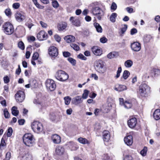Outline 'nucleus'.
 I'll use <instances>...</instances> for the list:
<instances>
[{"mask_svg": "<svg viewBox=\"0 0 160 160\" xmlns=\"http://www.w3.org/2000/svg\"><path fill=\"white\" fill-rule=\"evenodd\" d=\"M151 88L147 84H142L139 87V93L143 97H147L151 92Z\"/></svg>", "mask_w": 160, "mask_h": 160, "instance_id": "obj_1", "label": "nucleus"}, {"mask_svg": "<svg viewBox=\"0 0 160 160\" xmlns=\"http://www.w3.org/2000/svg\"><path fill=\"white\" fill-rule=\"evenodd\" d=\"M94 67L96 71L100 73H104L106 70L105 62L101 59L97 60L95 62Z\"/></svg>", "mask_w": 160, "mask_h": 160, "instance_id": "obj_2", "label": "nucleus"}, {"mask_svg": "<svg viewBox=\"0 0 160 160\" xmlns=\"http://www.w3.org/2000/svg\"><path fill=\"white\" fill-rule=\"evenodd\" d=\"M96 2L92 4V12L93 15L96 16L98 20H100L104 15V13L102 9L98 6H95Z\"/></svg>", "mask_w": 160, "mask_h": 160, "instance_id": "obj_3", "label": "nucleus"}, {"mask_svg": "<svg viewBox=\"0 0 160 160\" xmlns=\"http://www.w3.org/2000/svg\"><path fill=\"white\" fill-rule=\"evenodd\" d=\"M23 141L24 143L29 147L32 146L34 142L33 136L30 133L25 134L23 137Z\"/></svg>", "mask_w": 160, "mask_h": 160, "instance_id": "obj_4", "label": "nucleus"}, {"mask_svg": "<svg viewBox=\"0 0 160 160\" xmlns=\"http://www.w3.org/2000/svg\"><path fill=\"white\" fill-rule=\"evenodd\" d=\"M55 77L58 80L61 82H64L68 79L69 75L64 71L58 70L56 72Z\"/></svg>", "mask_w": 160, "mask_h": 160, "instance_id": "obj_5", "label": "nucleus"}, {"mask_svg": "<svg viewBox=\"0 0 160 160\" xmlns=\"http://www.w3.org/2000/svg\"><path fill=\"white\" fill-rule=\"evenodd\" d=\"M31 127L33 131L37 133L41 132L43 129L42 124L37 121H34L32 123Z\"/></svg>", "mask_w": 160, "mask_h": 160, "instance_id": "obj_6", "label": "nucleus"}, {"mask_svg": "<svg viewBox=\"0 0 160 160\" xmlns=\"http://www.w3.org/2000/svg\"><path fill=\"white\" fill-rule=\"evenodd\" d=\"M4 29V32L7 35H11L14 32L13 25L9 22L5 23L3 26Z\"/></svg>", "mask_w": 160, "mask_h": 160, "instance_id": "obj_7", "label": "nucleus"}, {"mask_svg": "<svg viewBox=\"0 0 160 160\" xmlns=\"http://www.w3.org/2000/svg\"><path fill=\"white\" fill-rule=\"evenodd\" d=\"M46 86L47 89L50 91L54 90L56 88L54 81L51 79H48L46 81Z\"/></svg>", "mask_w": 160, "mask_h": 160, "instance_id": "obj_8", "label": "nucleus"}, {"mask_svg": "<svg viewBox=\"0 0 160 160\" xmlns=\"http://www.w3.org/2000/svg\"><path fill=\"white\" fill-rule=\"evenodd\" d=\"M15 98L16 100L19 102H22L24 99L25 95L23 91H19L15 95Z\"/></svg>", "mask_w": 160, "mask_h": 160, "instance_id": "obj_9", "label": "nucleus"}, {"mask_svg": "<svg viewBox=\"0 0 160 160\" xmlns=\"http://www.w3.org/2000/svg\"><path fill=\"white\" fill-rule=\"evenodd\" d=\"M49 54L52 57H56L58 55V49L54 46L50 47L49 49Z\"/></svg>", "mask_w": 160, "mask_h": 160, "instance_id": "obj_10", "label": "nucleus"}, {"mask_svg": "<svg viewBox=\"0 0 160 160\" xmlns=\"http://www.w3.org/2000/svg\"><path fill=\"white\" fill-rule=\"evenodd\" d=\"M137 124V120L135 118H131L129 119L128 121V125L131 128H135Z\"/></svg>", "mask_w": 160, "mask_h": 160, "instance_id": "obj_11", "label": "nucleus"}, {"mask_svg": "<svg viewBox=\"0 0 160 160\" xmlns=\"http://www.w3.org/2000/svg\"><path fill=\"white\" fill-rule=\"evenodd\" d=\"M131 47L132 51L135 52H138L141 49V44L138 42H134L131 43Z\"/></svg>", "mask_w": 160, "mask_h": 160, "instance_id": "obj_12", "label": "nucleus"}, {"mask_svg": "<svg viewBox=\"0 0 160 160\" xmlns=\"http://www.w3.org/2000/svg\"><path fill=\"white\" fill-rule=\"evenodd\" d=\"M47 36V34L43 31H40L37 35V38L40 41L46 40Z\"/></svg>", "mask_w": 160, "mask_h": 160, "instance_id": "obj_13", "label": "nucleus"}, {"mask_svg": "<svg viewBox=\"0 0 160 160\" xmlns=\"http://www.w3.org/2000/svg\"><path fill=\"white\" fill-rule=\"evenodd\" d=\"M92 51L95 55L100 56L102 54V50L97 46H94L92 48Z\"/></svg>", "mask_w": 160, "mask_h": 160, "instance_id": "obj_14", "label": "nucleus"}, {"mask_svg": "<svg viewBox=\"0 0 160 160\" xmlns=\"http://www.w3.org/2000/svg\"><path fill=\"white\" fill-rule=\"evenodd\" d=\"M15 16L17 20L19 22L23 21L25 18V16L24 14L19 12H16Z\"/></svg>", "mask_w": 160, "mask_h": 160, "instance_id": "obj_15", "label": "nucleus"}, {"mask_svg": "<svg viewBox=\"0 0 160 160\" xmlns=\"http://www.w3.org/2000/svg\"><path fill=\"white\" fill-rule=\"evenodd\" d=\"M70 21L73 25L79 27L80 25V22L77 17H71L70 18Z\"/></svg>", "mask_w": 160, "mask_h": 160, "instance_id": "obj_16", "label": "nucleus"}, {"mask_svg": "<svg viewBox=\"0 0 160 160\" xmlns=\"http://www.w3.org/2000/svg\"><path fill=\"white\" fill-rule=\"evenodd\" d=\"M103 138L105 143L108 142L110 139V134L108 131L105 130L103 132Z\"/></svg>", "mask_w": 160, "mask_h": 160, "instance_id": "obj_17", "label": "nucleus"}, {"mask_svg": "<svg viewBox=\"0 0 160 160\" xmlns=\"http://www.w3.org/2000/svg\"><path fill=\"white\" fill-rule=\"evenodd\" d=\"M82 99L81 96H77L72 99V103L75 105H78L82 102Z\"/></svg>", "mask_w": 160, "mask_h": 160, "instance_id": "obj_18", "label": "nucleus"}, {"mask_svg": "<svg viewBox=\"0 0 160 160\" xmlns=\"http://www.w3.org/2000/svg\"><path fill=\"white\" fill-rule=\"evenodd\" d=\"M125 143L128 145H131L133 142L132 136L129 135L125 137L124 138Z\"/></svg>", "mask_w": 160, "mask_h": 160, "instance_id": "obj_19", "label": "nucleus"}, {"mask_svg": "<svg viewBox=\"0 0 160 160\" xmlns=\"http://www.w3.org/2000/svg\"><path fill=\"white\" fill-rule=\"evenodd\" d=\"M52 138L53 142L55 143H59L61 141L60 137L57 134L53 135L52 137Z\"/></svg>", "mask_w": 160, "mask_h": 160, "instance_id": "obj_20", "label": "nucleus"}, {"mask_svg": "<svg viewBox=\"0 0 160 160\" xmlns=\"http://www.w3.org/2000/svg\"><path fill=\"white\" fill-rule=\"evenodd\" d=\"M64 40L68 43L74 42L75 39V38L73 36L69 35L64 37Z\"/></svg>", "mask_w": 160, "mask_h": 160, "instance_id": "obj_21", "label": "nucleus"}, {"mask_svg": "<svg viewBox=\"0 0 160 160\" xmlns=\"http://www.w3.org/2000/svg\"><path fill=\"white\" fill-rule=\"evenodd\" d=\"M127 87L125 85H117L114 88V89L118 92H121L126 90Z\"/></svg>", "mask_w": 160, "mask_h": 160, "instance_id": "obj_22", "label": "nucleus"}, {"mask_svg": "<svg viewBox=\"0 0 160 160\" xmlns=\"http://www.w3.org/2000/svg\"><path fill=\"white\" fill-rule=\"evenodd\" d=\"M118 56V53L116 52H112L108 53L107 56V58L111 59L114 58H116Z\"/></svg>", "mask_w": 160, "mask_h": 160, "instance_id": "obj_23", "label": "nucleus"}, {"mask_svg": "<svg viewBox=\"0 0 160 160\" xmlns=\"http://www.w3.org/2000/svg\"><path fill=\"white\" fill-rule=\"evenodd\" d=\"M64 152V149L62 146H58L56 149V154L59 155H61L63 154Z\"/></svg>", "mask_w": 160, "mask_h": 160, "instance_id": "obj_24", "label": "nucleus"}, {"mask_svg": "<svg viewBox=\"0 0 160 160\" xmlns=\"http://www.w3.org/2000/svg\"><path fill=\"white\" fill-rule=\"evenodd\" d=\"M153 116L156 120H158L160 119V109H157L155 111L153 114Z\"/></svg>", "mask_w": 160, "mask_h": 160, "instance_id": "obj_25", "label": "nucleus"}, {"mask_svg": "<svg viewBox=\"0 0 160 160\" xmlns=\"http://www.w3.org/2000/svg\"><path fill=\"white\" fill-rule=\"evenodd\" d=\"M67 26V23L65 22H60L58 26V29L59 31H62L66 28Z\"/></svg>", "mask_w": 160, "mask_h": 160, "instance_id": "obj_26", "label": "nucleus"}, {"mask_svg": "<svg viewBox=\"0 0 160 160\" xmlns=\"http://www.w3.org/2000/svg\"><path fill=\"white\" fill-rule=\"evenodd\" d=\"M93 25L98 32L101 33L102 32V28L99 23L97 22H95L93 23Z\"/></svg>", "mask_w": 160, "mask_h": 160, "instance_id": "obj_27", "label": "nucleus"}, {"mask_svg": "<svg viewBox=\"0 0 160 160\" xmlns=\"http://www.w3.org/2000/svg\"><path fill=\"white\" fill-rule=\"evenodd\" d=\"M17 108L14 106L12 108L11 111L12 114L15 116H17L19 113V111L17 110Z\"/></svg>", "mask_w": 160, "mask_h": 160, "instance_id": "obj_28", "label": "nucleus"}, {"mask_svg": "<svg viewBox=\"0 0 160 160\" xmlns=\"http://www.w3.org/2000/svg\"><path fill=\"white\" fill-rule=\"evenodd\" d=\"M152 38V37L149 35H146L143 38V41L145 43L149 42Z\"/></svg>", "mask_w": 160, "mask_h": 160, "instance_id": "obj_29", "label": "nucleus"}, {"mask_svg": "<svg viewBox=\"0 0 160 160\" xmlns=\"http://www.w3.org/2000/svg\"><path fill=\"white\" fill-rule=\"evenodd\" d=\"M78 140L80 143L82 144L89 143L88 141L85 138H78Z\"/></svg>", "mask_w": 160, "mask_h": 160, "instance_id": "obj_30", "label": "nucleus"}, {"mask_svg": "<svg viewBox=\"0 0 160 160\" xmlns=\"http://www.w3.org/2000/svg\"><path fill=\"white\" fill-rule=\"evenodd\" d=\"M117 16V14L116 13H112L110 17V21L112 22H115L116 21V18Z\"/></svg>", "mask_w": 160, "mask_h": 160, "instance_id": "obj_31", "label": "nucleus"}, {"mask_svg": "<svg viewBox=\"0 0 160 160\" xmlns=\"http://www.w3.org/2000/svg\"><path fill=\"white\" fill-rule=\"evenodd\" d=\"M133 62L130 60H128L124 63L125 66L127 68L131 67L133 64Z\"/></svg>", "mask_w": 160, "mask_h": 160, "instance_id": "obj_32", "label": "nucleus"}, {"mask_svg": "<svg viewBox=\"0 0 160 160\" xmlns=\"http://www.w3.org/2000/svg\"><path fill=\"white\" fill-rule=\"evenodd\" d=\"M6 146V144L5 141L3 138L1 140V142L0 144V151H2L4 149V147Z\"/></svg>", "mask_w": 160, "mask_h": 160, "instance_id": "obj_33", "label": "nucleus"}, {"mask_svg": "<svg viewBox=\"0 0 160 160\" xmlns=\"http://www.w3.org/2000/svg\"><path fill=\"white\" fill-rule=\"evenodd\" d=\"M123 106H124L125 108L128 109L132 107V104L129 101H127L124 102Z\"/></svg>", "mask_w": 160, "mask_h": 160, "instance_id": "obj_34", "label": "nucleus"}, {"mask_svg": "<svg viewBox=\"0 0 160 160\" xmlns=\"http://www.w3.org/2000/svg\"><path fill=\"white\" fill-rule=\"evenodd\" d=\"M36 81H33L32 82H30V84L26 85L25 87L26 88H28L31 87L32 88H35L36 87Z\"/></svg>", "mask_w": 160, "mask_h": 160, "instance_id": "obj_35", "label": "nucleus"}, {"mask_svg": "<svg viewBox=\"0 0 160 160\" xmlns=\"http://www.w3.org/2000/svg\"><path fill=\"white\" fill-rule=\"evenodd\" d=\"M130 75L129 72L127 70H125L123 73V75L122 78L124 79H126Z\"/></svg>", "mask_w": 160, "mask_h": 160, "instance_id": "obj_36", "label": "nucleus"}, {"mask_svg": "<svg viewBox=\"0 0 160 160\" xmlns=\"http://www.w3.org/2000/svg\"><path fill=\"white\" fill-rule=\"evenodd\" d=\"M64 99L65 104L66 105H68L70 104L72 99L69 96H67L64 98Z\"/></svg>", "mask_w": 160, "mask_h": 160, "instance_id": "obj_37", "label": "nucleus"}, {"mask_svg": "<svg viewBox=\"0 0 160 160\" xmlns=\"http://www.w3.org/2000/svg\"><path fill=\"white\" fill-rule=\"evenodd\" d=\"M89 93V91L87 89H85L84 91V92L82 95V98L83 99H86L88 96Z\"/></svg>", "mask_w": 160, "mask_h": 160, "instance_id": "obj_38", "label": "nucleus"}, {"mask_svg": "<svg viewBox=\"0 0 160 160\" xmlns=\"http://www.w3.org/2000/svg\"><path fill=\"white\" fill-rule=\"evenodd\" d=\"M4 117L6 118H8L10 117V114L7 108L4 109Z\"/></svg>", "mask_w": 160, "mask_h": 160, "instance_id": "obj_39", "label": "nucleus"}, {"mask_svg": "<svg viewBox=\"0 0 160 160\" xmlns=\"http://www.w3.org/2000/svg\"><path fill=\"white\" fill-rule=\"evenodd\" d=\"M52 6L55 8H57L59 7V3L56 0H52Z\"/></svg>", "mask_w": 160, "mask_h": 160, "instance_id": "obj_40", "label": "nucleus"}, {"mask_svg": "<svg viewBox=\"0 0 160 160\" xmlns=\"http://www.w3.org/2000/svg\"><path fill=\"white\" fill-rule=\"evenodd\" d=\"M147 151V147H145L141 151L140 153L142 156H144L146 155Z\"/></svg>", "mask_w": 160, "mask_h": 160, "instance_id": "obj_41", "label": "nucleus"}, {"mask_svg": "<svg viewBox=\"0 0 160 160\" xmlns=\"http://www.w3.org/2000/svg\"><path fill=\"white\" fill-rule=\"evenodd\" d=\"M122 69L121 67H119L117 72V74L115 77L116 78H118L120 76V73L122 72Z\"/></svg>", "mask_w": 160, "mask_h": 160, "instance_id": "obj_42", "label": "nucleus"}, {"mask_svg": "<svg viewBox=\"0 0 160 160\" xmlns=\"http://www.w3.org/2000/svg\"><path fill=\"white\" fill-rule=\"evenodd\" d=\"M70 46L76 51H78L79 49V47L76 44L72 43L70 44Z\"/></svg>", "mask_w": 160, "mask_h": 160, "instance_id": "obj_43", "label": "nucleus"}, {"mask_svg": "<svg viewBox=\"0 0 160 160\" xmlns=\"http://www.w3.org/2000/svg\"><path fill=\"white\" fill-rule=\"evenodd\" d=\"M18 47L22 50H24L25 48L24 45L22 41L18 42Z\"/></svg>", "mask_w": 160, "mask_h": 160, "instance_id": "obj_44", "label": "nucleus"}, {"mask_svg": "<svg viewBox=\"0 0 160 160\" xmlns=\"http://www.w3.org/2000/svg\"><path fill=\"white\" fill-rule=\"evenodd\" d=\"M68 60L72 65L75 66L76 65V61L74 59L72 58H68Z\"/></svg>", "mask_w": 160, "mask_h": 160, "instance_id": "obj_45", "label": "nucleus"}, {"mask_svg": "<svg viewBox=\"0 0 160 160\" xmlns=\"http://www.w3.org/2000/svg\"><path fill=\"white\" fill-rule=\"evenodd\" d=\"M153 71L154 72V75L155 76H158L160 75V70L157 68H153Z\"/></svg>", "mask_w": 160, "mask_h": 160, "instance_id": "obj_46", "label": "nucleus"}, {"mask_svg": "<svg viewBox=\"0 0 160 160\" xmlns=\"http://www.w3.org/2000/svg\"><path fill=\"white\" fill-rule=\"evenodd\" d=\"M117 8V5L116 3L114 2H113L111 6V10H113L112 11H114Z\"/></svg>", "mask_w": 160, "mask_h": 160, "instance_id": "obj_47", "label": "nucleus"}, {"mask_svg": "<svg viewBox=\"0 0 160 160\" xmlns=\"http://www.w3.org/2000/svg\"><path fill=\"white\" fill-rule=\"evenodd\" d=\"M39 57V54L37 52H35L33 55L32 59L33 60H37Z\"/></svg>", "mask_w": 160, "mask_h": 160, "instance_id": "obj_48", "label": "nucleus"}, {"mask_svg": "<svg viewBox=\"0 0 160 160\" xmlns=\"http://www.w3.org/2000/svg\"><path fill=\"white\" fill-rule=\"evenodd\" d=\"M13 130L12 128L10 127L8 128L7 132V136L8 137H10L12 134Z\"/></svg>", "mask_w": 160, "mask_h": 160, "instance_id": "obj_49", "label": "nucleus"}, {"mask_svg": "<svg viewBox=\"0 0 160 160\" xmlns=\"http://www.w3.org/2000/svg\"><path fill=\"white\" fill-rule=\"evenodd\" d=\"M5 13L7 16H9L11 15V12L9 8L6 9L5 11Z\"/></svg>", "mask_w": 160, "mask_h": 160, "instance_id": "obj_50", "label": "nucleus"}, {"mask_svg": "<svg viewBox=\"0 0 160 160\" xmlns=\"http://www.w3.org/2000/svg\"><path fill=\"white\" fill-rule=\"evenodd\" d=\"M78 58L82 60H85L87 59V58L86 57L84 56L83 54H79L78 56Z\"/></svg>", "mask_w": 160, "mask_h": 160, "instance_id": "obj_51", "label": "nucleus"}, {"mask_svg": "<svg viewBox=\"0 0 160 160\" xmlns=\"http://www.w3.org/2000/svg\"><path fill=\"white\" fill-rule=\"evenodd\" d=\"M11 157V153L10 152H8L6 155L5 160H9Z\"/></svg>", "mask_w": 160, "mask_h": 160, "instance_id": "obj_52", "label": "nucleus"}, {"mask_svg": "<svg viewBox=\"0 0 160 160\" xmlns=\"http://www.w3.org/2000/svg\"><path fill=\"white\" fill-rule=\"evenodd\" d=\"M108 41L107 39L105 37L101 38L100 39V41L101 42L104 43Z\"/></svg>", "mask_w": 160, "mask_h": 160, "instance_id": "obj_53", "label": "nucleus"}, {"mask_svg": "<svg viewBox=\"0 0 160 160\" xmlns=\"http://www.w3.org/2000/svg\"><path fill=\"white\" fill-rule=\"evenodd\" d=\"M101 128V126L100 123H97L95 125L94 129L97 131L99 130Z\"/></svg>", "mask_w": 160, "mask_h": 160, "instance_id": "obj_54", "label": "nucleus"}, {"mask_svg": "<svg viewBox=\"0 0 160 160\" xmlns=\"http://www.w3.org/2000/svg\"><path fill=\"white\" fill-rule=\"evenodd\" d=\"M33 2L36 5V6L38 8H41L42 6L40 5L39 3H38L37 1V0H32Z\"/></svg>", "mask_w": 160, "mask_h": 160, "instance_id": "obj_55", "label": "nucleus"}, {"mask_svg": "<svg viewBox=\"0 0 160 160\" xmlns=\"http://www.w3.org/2000/svg\"><path fill=\"white\" fill-rule=\"evenodd\" d=\"M20 4L18 3H15L13 4L12 7L15 9H18L20 7Z\"/></svg>", "mask_w": 160, "mask_h": 160, "instance_id": "obj_56", "label": "nucleus"}, {"mask_svg": "<svg viewBox=\"0 0 160 160\" xmlns=\"http://www.w3.org/2000/svg\"><path fill=\"white\" fill-rule=\"evenodd\" d=\"M137 32V30L135 28H133L131 30L130 34L131 35H133Z\"/></svg>", "mask_w": 160, "mask_h": 160, "instance_id": "obj_57", "label": "nucleus"}, {"mask_svg": "<svg viewBox=\"0 0 160 160\" xmlns=\"http://www.w3.org/2000/svg\"><path fill=\"white\" fill-rule=\"evenodd\" d=\"M127 28V25H124V27L122 28L121 30L122 34H123L126 32Z\"/></svg>", "mask_w": 160, "mask_h": 160, "instance_id": "obj_58", "label": "nucleus"}, {"mask_svg": "<svg viewBox=\"0 0 160 160\" xmlns=\"http://www.w3.org/2000/svg\"><path fill=\"white\" fill-rule=\"evenodd\" d=\"M18 68L16 69V73L17 75H19L21 72V69L20 68V65H18Z\"/></svg>", "mask_w": 160, "mask_h": 160, "instance_id": "obj_59", "label": "nucleus"}, {"mask_svg": "<svg viewBox=\"0 0 160 160\" xmlns=\"http://www.w3.org/2000/svg\"><path fill=\"white\" fill-rule=\"evenodd\" d=\"M54 38L55 40L58 42H59L61 41V38L58 35H55L54 36Z\"/></svg>", "mask_w": 160, "mask_h": 160, "instance_id": "obj_60", "label": "nucleus"}, {"mask_svg": "<svg viewBox=\"0 0 160 160\" xmlns=\"http://www.w3.org/2000/svg\"><path fill=\"white\" fill-rule=\"evenodd\" d=\"M70 53L68 52H64L63 53V55L65 57H68L70 56Z\"/></svg>", "mask_w": 160, "mask_h": 160, "instance_id": "obj_61", "label": "nucleus"}, {"mask_svg": "<svg viewBox=\"0 0 160 160\" xmlns=\"http://www.w3.org/2000/svg\"><path fill=\"white\" fill-rule=\"evenodd\" d=\"M123 160H133V158L129 155H126Z\"/></svg>", "mask_w": 160, "mask_h": 160, "instance_id": "obj_62", "label": "nucleus"}, {"mask_svg": "<svg viewBox=\"0 0 160 160\" xmlns=\"http://www.w3.org/2000/svg\"><path fill=\"white\" fill-rule=\"evenodd\" d=\"M40 23L42 27L45 28H46L47 27V24L43 22L42 21H40Z\"/></svg>", "mask_w": 160, "mask_h": 160, "instance_id": "obj_63", "label": "nucleus"}, {"mask_svg": "<svg viewBox=\"0 0 160 160\" xmlns=\"http://www.w3.org/2000/svg\"><path fill=\"white\" fill-rule=\"evenodd\" d=\"M97 96V94L94 92H92V93H91L89 95V97L92 98H94Z\"/></svg>", "mask_w": 160, "mask_h": 160, "instance_id": "obj_64", "label": "nucleus"}]
</instances>
